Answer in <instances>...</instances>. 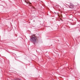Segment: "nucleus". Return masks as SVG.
Listing matches in <instances>:
<instances>
[{
	"mask_svg": "<svg viewBox=\"0 0 80 80\" xmlns=\"http://www.w3.org/2000/svg\"><path fill=\"white\" fill-rule=\"evenodd\" d=\"M69 4L68 5V6H69V8H73V7H74V5L72 3H69Z\"/></svg>",
	"mask_w": 80,
	"mask_h": 80,
	"instance_id": "nucleus-2",
	"label": "nucleus"
},
{
	"mask_svg": "<svg viewBox=\"0 0 80 80\" xmlns=\"http://www.w3.org/2000/svg\"><path fill=\"white\" fill-rule=\"evenodd\" d=\"M32 7V8H33V7Z\"/></svg>",
	"mask_w": 80,
	"mask_h": 80,
	"instance_id": "nucleus-5",
	"label": "nucleus"
},
{
	"mask_svg": "<svg viewBox=\"0 0 80 80\" xmlns=\"http://www.w3.org/2000/svg\"><path fill=\"white\" fill-rule=\"evenodd\" d=\"M30 40L31 42H33L34 43H36L37 42V38L34 35L32 36V38H30Z\"/></svg>",
	"mask_w": 80,
	"mask_h": 80,
	"instance_id": "nucleus-1",
	"label": "nucleus"
},
{
	"mask_svg": "<svg viewBox=\"0 0 80 80\" xmlns=\"http://www.w3.org/2000/svg\"><path fill=\"white\" fill-rule=\"evenodd\" d=\"M54 13H55V12H54Z\"/></svg>",
	"mask_w": 80,
	"mask_h": 80,
	"instance_id": "nucleus-4",
	"label": "nucleus"
},
{
	"mask_svg": "<svg viewBox=\"0 0 80 80\" xmlns=\"http://www.w3.org/2000/svg\"><path fill=\"white\" fill-rule=\"evenodd\" d=\"M25 2L29 6H30V7H32V3H30V2L28 3V2H27L26 1H25Z\"/></svg>",
	"mask_w": 80,
	"mask_h": 80,
	"instance_id": "nucleus-3",
	"label": "nucleus"
}]
</instances>
